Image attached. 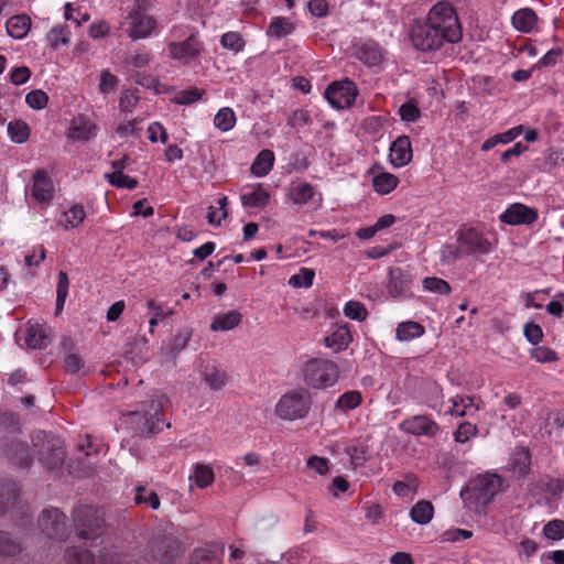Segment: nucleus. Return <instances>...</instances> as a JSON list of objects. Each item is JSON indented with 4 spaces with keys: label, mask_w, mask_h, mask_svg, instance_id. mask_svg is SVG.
<instances>
[{
    "label": "nucleus",
    "mask_w": 564,
    "mask_h": 564,
    "mask_svg": "<svg viewBox=\"0 0 564 564\" xmlns=\"http://www.w3.org/2000/svg\"><path fill=\"white\" fill-rule=\"evenodd\" d=\"M169 399L163 394L152 395L141 411H131L127 414V423L135 434L142 437H151L161 433L164 427L170 429V422H165L161 416Z\"/></svg>",
    "instance_id": "1"
},
{
    "label": "nucleus",
    "mask_w": 564,
    "mask_h": 564,
    "mask_svg": "<svg viewBox=\"0 0 564 564\" xmlns=\"http://www.w3.org/2000/svg\"><path fill=\"white\" fill-rule=\"evenodd\" d=\"M502 485L503 479L497 474L479 475L460 490V497L468 508L479 510L491 502Z\"/></svg>",
    "instance_id": "2"
},
{
    "label": "nucleus",
    "mask_w": 564,
    "mask_h": 564,
    "mask_svg": "<svg viewBox=\"0 0 564 564\" xmlns=\"http://www.w3.org/2000/svg\"><path fill=\"white\" fill-rule=\"evenodd\" d=\"M445 43L456 44L463 37L462 25L454 7L447 1L434 4L426 19Z\"/></svg>",
    "instance_id": "3"
},
{
    "label": "nucleus",
    "mask_w": 564,
    "mask_h": 564,
    "mask_svg": "<svg viewBox=\"0 0 564 564\" xmlns=\"http://www.w3.org/2000/svg\"><path fill=\"white\" fill-rule=\"evenodd\" d=\"M303 382L313 389L333 387L339 379L338 365L325 358H311L301 367Z\"/></svg>",
    "instance_id": "4"
},
{
    "label": "nucleus",
    "mask_w": 564,
    "mask_h": 564,
    "mask_svg": "<svg viewBox=\"0 0 564 564\" xmlns=\"http://www.w3.org/2000/svg\"><path fill=\"white\" fill-rule=\"evenodd\" d=\"M74 529L82 540H95L105 532L102 512L93 506H79L73 513Z\"/></svg>",
    "instance_id": "5"
},
{
    "label": "nucleus",
    "mask_w": 564,
    "mask_h": 564,
    "mask_svg": "<svg viewBox=\"0 0 564 564\" xmlns=\"http://www.w3.org/2000/svg\"><path fill=\"white\" fill-rule=\"evenodd\" d=\"M311 394L306 389H295L281 397L275 405V414L285 421L304 419L311 409Z\"/></svg>",
    "instance_id": "6"
},
{
    "label": "nucleus",
    "mask_w": 564,
    "mask_h": 564,
    "mask_svg": "<svg viewBox=\"0 0 564 564\" xmlns=\"http://www.w3.org/2000/svg\"><path fill=\"white\" fill-rule=\"evenodd\" d=\"M32 443L37 448V458L48 470L62 466L65 458V451L62 441L58 437L50 436L44 432H39L32 437Z\"/></svg>",
    "instance_id": "7"
},
{
    "label": "nucleus",
    "mask_w": 564,
    "mask_h": 564,
    "mask_svg": "<svg viewBox=\"0 0 564 564\" xmlns=\"http://www.w3.org/2000/svg\"><path fill=\"white\" fill-rule=\"evenodd\" d=\"M180 549L181 542L173 533L156 531L144 550V557L148 562L167 563L178 554Z\"/></svg>",
    "instance_id": "8"
},
{
    "label": "nucleus",
    "mask_w": 564,
    "mask_h": 564,
    "mask_svg": "<svg viewBox=\"0 0 564 564\" xmlns=\"http://www.w3.org/2000/svg\"><path fill=\"white\" fill-rule=\"evenodd\" d=\"M410 40L412 45L421 52H435L445 44L442 36L426 20L414 21L410 31Z\"/></svg>",
    "instance_id": "9"
},
{
    "label": "nucleus",
    "mask_w": 564,
    "mask_h": 564,
    "mask_svg": "<svg viewBox=\"0 0 564 564\" xmlns=\"http://www.w3.org/2000/svg\"><path fill=\"white\" fill-rule=\"evenodd\" d=\"M127 33L132 40L147 39L155 33L158 21L138 4L127 17Z\"/></svg>",
    "instance_id": "10"
},
{
    "label": "nucleus",
    "mask_w": 564,
    "mask_h": 564,
    "mask_svg": "<svg viewBox=\"0 0 564 564\" xmlns=\"http://www.w3.org/2000/svg\"><path fill=\"white\" fill-rule=\"evenodd\" d=\"M39 527L48 539L64 540L68 536L66 516L57 508L43 510L39 518Z\"/></svg>",
    "instance_id": "11"
},
{
    "label": "nucleus",
    "mask_w": 564,
    "mask_h": 564,
    "mask_svg": "<svg viewBox=\"0 0 564 564\" xmlns=\"http://www.w3.org/2000/svg\"><path fill=\"white\" fill-rule=\"evenodd\" d=\"M357 87L350 79L333 82L325 90V98L336 109H346L354 105Z\"/></svg>",
    "instance_id": "12"
},
{
    "label": "nucleus",
    "mask_w": 564,
    "mask_h": 564,
    "mask_svg": "<svg viewBox=\"0 0 564 564\" xmlns=\"http://www.w3.org/2000/svg\"><path fill=\"white\" fill-rule=\"evenodd\" d=\"M457 242L463 247L466 256L488 254L492 249L487 237L474 227L458 230Z\"/></svg>",
    "instance_id": "13"
},
{
    "label": "nucleus",
    "mask_w": 564,
    "mask_h": 564,
    "mask_svg": "<svg viewBox=\"0 0 564 564\" xmlns=\"http://www.w3.org/2000/svg\"><path fill=\"white\" fill-rule=\"evenodd\" d=\"M54 183L44 169H39L33 173L30 187V197L39 205H48L54 197Z\"/></svg>",
    "instance_id": "14"
},
{
    "label": "nucleus",
    "mask_w": 564,
    "mask_h": 564,
    "mask_svg": "<svg viewBox=\"0 0 564 564\" xmlns=\"http://www.w3.org/2000/svg\"><path fill=\"white\" fill-rule=\"evenodd\" d=\"M399 426L414 436L434 437L440 432V425L427 415H413L403 420Z\"/></svg>",
    "instance_id": "15"
},
{
    "label": "nucleus",
    "mask_w": 564,
    "mask_h": 564,
    "mask_svg": "<svg viewBox=\"0 0 564 564\" xmlns=\"http://www.w3.org/2000/svg\"><path fill=\"white\" fill-rule=\"evenodd\" d=\"M539 217L535 208L529 207L521 203L510 205L500 216L501 223L518 226V225H532Z\"/></svg>",
    "instance_id": "16"
},
{
    "label": "nucleus",
    "mask_w": 564,
    "mask_h": 564,
    "mask_svg": "<svg viewBox=\"0 0 564 564\" xmlns=\"http://www.w3.org/2000/svg\"><path fill=\"white\" fill-rule=\"evenodd\" d=\"M64 560L67 564H119V558L115 553L101 554L98 560H95L88 550L79 546L67 547Z\"/></svg>",
    "instance_id": "17"
},
{
    "label": "nucleus",
    "mask_w": 564,
    "mask_h": 564,
    "mask_svg": "<svg viewBox=\"0 0 564 564\" xmlns=\"http://www.w3.org/2000/svg\"><path fill=\"white\" fill-rule=\"evenodd\" d=\"M170 56L173 59L188 63L189 61L198 57L203 46L198 41L197 36L191 34L186 40L182 42H171L167 45Z\"/></svg>",
    "instance_id": "18"
},
{
    "label": "nucleus",
    "mask_w": 564,
    "mask_h": 564,
    "mask_svg": "<svg viewBox=\"0 0 564 564\" xmlns=\"http://www.w3.org/2000/svg\"><path fill=\"white\" fill-rule=\"evenodd\" d=\"M355 55L368 66H376L382 61V50L378 42L371 39H359L354 43Z\"/></svg>",
    "instance_id": "19"
},
{
    "label": "nucleus",
    "mask_w": 564,
    "mask_h": 564,
    "mask_svg": "<svg viewBox=\"0 0 564 564\" xmlns=\"http://www.w3.org/2000/svg\"><path fill=\"white\" fill-rule=\"evenodd\" d=\"M412 145L408 135L398 137L390 145L389 161L394 167H403L412 161Z\"/></svg>",
    "instance_id": "20"
},
{
    "label": "nucleus",
    "mask_w": 564,
    "mask_h": 564,
    "mask_svg": "<svg viewBox=\"0 0 564 564\" xmlns=\"http://www.w3.org/2000/svg\"><path fill=\"white\" fill-rule=\"evenodd\" d=\"M388 293L393 299H404L411 295V280L401 268H390Z\"/></svg>",
    "instance_id": "21"
},
{
    "label": "nucleus",
    "mask_w": 564,
    "mask_h": 564,
    "mask_svg": "<svg viewBox=\"0 0 564 564\" xmlns=\"http://www.w3.org/2000/svg\"><path fill=\"white\" fill-rule=\"evenodd\" d=\"M22 551V539L10 531L0 529V561L17 558Z\"/></svg>",
    "instance_id": "22"
},
{
    "label": "nucleus",
    "mask_w": 564,
    "mask_h": 564,
    "mask_svg": "<svg viewBox=\"0 0 564 564\" xmlns=\"http://www.w3.org/2000/svg\"><path fill=\"white\" fill-rule=\"evenodd\" d=\"M240 199L243 207L263 209L269 204L270 194L262 184L248 185Z\"/></svg>",
    "instance_id": "23"
},
{
    "label": "nucleus",
    "mask_w": 564,
    "mask_h": 564,
    "mask_svg": "<svg viewBox=\"0 0 564 564\" xmlns=\"http://www.w3.org/2000/svg\"><path fill=\"white\" fill-rule=\"evenodd\" d=\"M97 126L86 117H77L73 120L68 131V138L74 141H88L96 135Z\"/></svg>",
    "instance_id": "24"
},
{
    "label": "nucleus",
    "mask_w": 564,
    "mask_h": 564,
    "mask_svg": "<svg viewBox=\"0 0 564 564\" xmlns=\"http://www.w3.org/2000/svg\"><path fill=\"white\" fill-rule=\"evenodd\" d=\"M6 455L12 464L19 467H29L33 462L29 447L23 442H11L6 448Z\"/></svg>",
    "instance_id": "25"
},
{
    "label": "nucleus",
    "mask_w": 564,
    "mask_h": 564,
    "mask_svg": "<svg viewBox=\"0 0 564 564\" xmlns=\"http://www.w3.org/2000/svg\"><path fill=\"white\" fill-rule=\"evenodd\" d=\"M289 198L295 205H305L316 196L315 187L307 182L292 183L289 187Z\"/></svg>",
    "instance_id": "26"
},
{
    "label": "nucleus",
    "mask_w": 564,
    "mask_h": 564,
    "mask_svg": "<svg viewBox=\"0 0 564 564\" xmlns=\"http://www.w3.org/2000/svg\"><path fill=\"white\" fill-rule=\"evenodd\" d=\"M241 321L242 315L236 310L218 313L213 318L210 329L213 332H228L236 328Z\"/></svg>",
    "instance_id": "27"
},
{
    "label": "nucleus",
    "mask_w": 564,
    "mask_h": 564,
    "mask_svg": "<svg viewBox=\"0 0 564 564\" xmlns=\"http://www.w3.org/2000/svg\"><path fill=\"white\" fill-rule=\"evenodd\" d=\"M352 337L347 325L338 326L330 335L324 338L325 346L338 352L345 350Z\"/></svg>",
    "instance_id": "28"
},
{
    "label": "nucleus",
    "mask_w": 564,
    "mask_h": 564,
    "mask_svg": "<svg viewBox=\"0 0 564 564\" xmlns=\"http://www.w3.org/2000/svg\"><path fill=\"white\" fill-rule=\"evenodd\" d=\"M6 29L11 37L22 40L30 32L31 19L26 14L13 15L7 21Z\"/></svg>",
    "instance_id": "29"
},
{
    "label": "nucleus",
    "mask_w": 564,
    "mask_h": 564,
    "mask_svg": "<svg viewBox=\"0 0 564 564\" xmlns=\"http://www.w3.org/2000/svg\"><path fill=\"white\" fill-rule=\"evenodd\" d=\"M512 25L522 33H530L538 21L535 12L531 8H523L512 15Z\"/></svg>",
    "instance_id": "30"
},
{
    "label": "nucleus",
    "mask_w": 564,
    "mask_h": 564,
    "mask_svg": "<svg viewBox=\"0 0 564 564\" xmlns=\"http://www.w3.org/2000/svg\"><path fill=\"white\" fill-rule=\"evenodd\" d=\"M274 164V153L271 150H262L256 156L251 164L250 171L258 177L265 176L270 173Z\"/></svg>",
    "instance_id": "31"
},
{
    "label": "nucleus",
    "mask_w": 564,
    "mask_h": 564,
    "mask_svg": "<svg viewBox=\"0 0 564 564\" xmlns=\"http://www.w3.org/2000/svg\"><path fill=\"white\" fill-rule=\"evenodd\" d=\"M425 328L422 324L408 321L399 323L395 328V338L400 341H409L423 336Z\"/></svg>",
    "instance_id": "32"
},
{
    "label": "nucleus",
    "mask_w": 564,
    "mask_h": 564,
    "mask_svg": "<svg viewBox=\"0 0 564 564\" xmlns=\"http://www.w3.org/2000/svg\"><path fill=\"white\" fill-rule=\"evenodd\" d=\"M451 402L453 406L448 413L454 416H465L479 410V406L475 404V399L473 397L456 395L451 399Z\"/></svg>",
    "instance_id": "33"
},
{
    "label": "nucleus",
    "mask_w": 564,
    "mask_h": 564,
    "mask_svg": "<svg viewBox=\"0 0 564 564\" xmlns=\"http://www.w3.org/2000/svg\"><path fill=\"white\" fill-rule=\"evenodd\" d=\"M434 516V507L427 500L417 501L410 510V517L413 522L424 525L431 522Z\"/></svg>",
    "instance_id": "34"
},
{
    "label": "nucleus",
    "mask_w": 564,
    "mask_h": 564,
    "mask_svg": "<svg viewBox=\"0 0 564 564\" xmlns=\"http://www.w3.org/2000/svg\"><path fill=\"white\" fill-rule=\"evenodd\" d=\"M191 564H221V557L215 545H208L193 552Z\"/></svg>",
    "instance_id": "35"
},
{
    "label": "nucleus",
    "mask_w": 564,
    "mask_h": 564,
    "mask_svg": "<svg viewBox=\"0 0 564 564\" xmlns=\"http://www.w3.org/2000/svg\"><path fill=\"white\" fill-rule=\"evenodd\" d=\"M48 46L56 51L61 45H68L70 41V30L66 24L54 25L46 35Z\"/></svg>",
    "instance_id": "36"
},
{
    "label": "nucleus",
    "mask_w": 564,
    "mask_h": 564,
    "mask_svg": "<svg viewBox=\"0 0 564 564\" xmlns=\"http://www.w3.org/2000/svg\"><path fill=\"white\" fill-rule=\"evenodd\" d=\"M86 216L84 206L82 204H75L63 213L64 221L61 220V224L65 230L78 228L83 225Z\"/></svg>",
    "instance_id": "37"
},
{
    "label": "nucleus",
    "mask_w": 564,
    "mask_h": 564,
    "mask_svg": "<svg viewBox=\"0 0 564 564\" xmlns=\"http://www.w3.org/2000/svg\"><path fill=\"white\" fill-rule=\"evenodd\" d=\"M294 31V24L285 17H276L271 20L267 28L269 37L281 39Z\"/></svg>",
    "instance_id": "38"
},
{
    "label": "nucleus",
    "mask_w": 564,
    "mask_h": 564,
    "mask_svg": "<svg viewBox=\"0 0 564 564\" xmlns=\"http://www.w3.org/2000/svg\"><path fill=\"white\" fill-rule=\"evenodd\" d=\"M399 184V178L392 173L382 172L372 178L373 189L380 195L391 193Z\"/></svg>",
    "instance_id": "39"
},
{
    "label": "nucleus",
    "mask_w": 564,
    "mask_h": 564,
    "mask_svg": "<svg viewBox=\"0 0 564 564\" xmlns=\"http://www.w3.org/2000/svg\"><path fill=\"white\" fill-rule=\"evenodd\" d=\"M361 392L358 390H350L339 395V398L336 400L335 409L344 413H347L349 411L357 409L361 404Z\"/></svg>",
    "instance_id": "40"
},
{
    "label": "nucleus",
    "mask_w": 564,
    "mask_h": 564,
    "mask_svg": "<svg viewBox=\"0 0 564 564\" xmlns=\"http://www.w3.org/2000/svg\"><path fill=\"white\" fill-rule=\"evenodd\" d=\"M194 479L195 485L203 489L210 486L214 482L215 474L210 466L204 464H196L194 467V473L189 477Z\"/></svg>",
    "instance_id": "41"
},
{
    "label": "nucleus",
    "mask_w": 564,
    "mask_h": 564,
    "mask_svg": "<svg viewBox=\"0 0 564 564\" xmlns=\"http://www.w3.org/2000/svg\"><path fill=\"white\" fill-rule=\"evenodd\" d=\"M8 134L15 143H24L30 137V127L23 120H13L8 123Z\"/></svg>",
    "instance_id": "42"
},
{
    "label": "nucleus",
    "mask_w": 564,
    "mask_h": 564,
    "mask_svg": "<svg viewBox=\"0 0 564 564\" xmlns=\"http://www.w3.org/2000/svg\"><path fill=\"white\" fill-rule=\"evenodd\" d=\"M25 341L30 348L42 349L47 346L48 338L39 325H34L28 328Z\"/></svg>",
    "instance_id": "43"
},
{
    "label": "nucleus",
    "mask_w": 564,
    "mask_h": 564,
    "mask_svg": "<svg viewBox=\"0 0 564 564\" xmlns=\"http://www.w3.org/2000/svg\"><path fill=\"white\" fill-rule=\"evenodd\" d=\"M69 289V280L68 275L64 271H59L58 273V282L56 289V305H55V314L58 315L62 313L64 308L65 301L68 295Z\"/></svg>",
    "instance_id": "44"
},
{
    "label": "nucleus",
    "mask_w": 564,
    "mask_h": 564,
    "mask_svg": "<svg viewBox=\"0 0 564 564\" xmlns=\"http://www.w3.org/2000/svg\"><path fill=\"white\" fill-rule=\"evenodd\" d=\"M69 289V280L68 275L64 271H59L58 273V282L56 289V305H55V314L58 315L62 313L64 308L65 301L68 295Z\"/></svg>",
    "instance_id": "45"
},
{
    "label": "nucleus",
    "mask_w": 564,
    "mask_h": 564,
    "mask_svg": "<svg viewBox=\"0 0 564 564\" xmlns=\"http://www.w3.org/2000/svg\"><path fill=\"white\" fill-rule=\"evenodd\" d=\"M214 124L220 131H229L236 124V115L232 109L225 107L218 110L214 118Z\"/></svg>",
    "instance_id": "46"
},
{
    "label": "nucleus",
    "mask_w": 564,
    "mask_h": 564,
    "mask_svg": "<svg viewBox=\"0 0 564 564\" xmlns=\"http://www.w3.org/2000/svg\"><path fill=\"white\" fill-rule=\"evenodd\" d=\"M463 247L457 243H448L442 247L440 260L442 263L452 264L465 257Z\"/></svg>",
    "instance_id": "47"
},
{
    "label": "nucleus",
    "mask_w": 564,
    "mask_h": 564,
    "mask_svg": "<svg viewBox=\"0 0 564 564\" xmlns=\"http://www.w3.org/2000/svg\"><path fill=\"white\" fill-rule=\"evenodd\" d=\"M133 500L137 505H148L152 510H158L160 508V498L156 492L153 490L149 491L142 486L137 487Z\"/></svg>",
    "instance_id": "48"
},
{
    "label": "nucleus",
    "mask_w": 564,
    "mask_h": 564,
    "mask_svg": "<svg viewBox=\"0 0 564 564\" xmlns=\"http://www.w3.org/2000/svg\"><path fill=\"white\" fill-rule=\"evenodd\" d=\"M422 284L424 290L440 295H447L452 290L447 281L437 276H427Z\"/></svg>",
    "instance_id": "49"
},
{
    "label": "nucleus",
    "mask_w": 564,
    "mask_h": 564,
    "mask_svg": "<svg viewBox=\"0 0 564 564\" xmlns=\"http://www.w3.org/2000/svg\"><path fill=\"white\" fill-rule=\"evenodd\" d=\"M204 379L213 390H219L227 381V376L224 370L216 367L206 368Z\"/></svg>",
    "instance_id": "50"
},
{
    "label": "nucleus",
    "mask_w": 564,
    "mask_h": 564,
    "mask_svg": "<svg viewBox=\"0 0 564 564\" xmlns=\"http://www.w3.org/2000/svg\"><path fill=\"white\" fill-rule=\"evenodd\" d=\"M220 44L226 50L239 53L245 47V40L238 32H226L220 37Z\"/></svg>",
    "instance_id": "51"
},
{
    "label": "nucleus",
    "mask_w": 564,
    "mask_h": 564,
    "mask_svg": "<svg viewBox=\"0 0 564 564\" xmlns=\"http://www.w3.org/2000/svg\"><path fill=\"white\" fill-rule=\"evenodd\" d=\"M109 182L120 188L134 189L138 186V181L121 171H113L111 174L106 175Z\"/></svg>",
    "instance_id": "52"
},
{
    "label": "nucleus",
    "mask_w": 564,
    "mask_h": 564,
    "mask_svg": "<svg viewBox=\"0 0 564 564\" xmlns=\"http://www.w3.org/2000/svg\"><path fill=\"white\" fill-rule=\"evenodd\" d=\"M344 314L350 319L361 322L367 318L368 312L362 303L358 301H349L344 307Z\"/></svg>",
    "instance_id": "53"
},
{
    "label": "nucleus",
    "mask_w": 564,
    "mask_h": 564,
    "mask_svg": "<svg viewBox=\"0 0 564 564\" xmlns=\"http://www.w3.org/2000/svg\"><path fill=\"white\" fill-rule=\"evenodd\" d=\"M531 358L541 364L555 362L558 360L557 352L552 348L539 346L530 351Z\"/></svg>",
    "instance_id": "54"
},
{
    "label": "nucleus",
    "mask_w": 564,
    "mask_h": 564,
    "mask_svg": "<svg viewBox=\"0 0 564 564\" xmlns=\"http://www.w3.org/2000/svg\"><path fill=\"white\" fill-rule=\"evenodd\" d=\"M315 273L313 270L307 268L300 269L299 273L292 275L289 280V284L294 288H308L313 284Z\"/></svg>",
    "instance_id": "55"
},
{
    "label": "nucleus",
    "mask_w": 564,
    "mask_h": 564,
    "mask_svg": "<svg viewBox=\"0 0 564 564\" xmlns=\"http://www.w3.org/2000/svg\"><path fill=\"white\" fill-rule=\"evenodd\" d=\"M25 102L30 108L40 110L46 107L48 102V96L42 89H35L26 94Z\"/></svg>",
    "instance_id": "56"
},
{
    "label": "nucleus",
    "mask_w": 564,
    "mask_h": 564,
    "mask_svg": "<svg viewBox=\"0 0 564 564\" xmlns=\"http://www.w3.org/2000/svg\"><path fill=\"white\" fill-rule=\"evenodd\" d=\"M478 433L476 424L470 422H463L454 432V440L457 443H466Z\"/></svg>",
    "instance_id": "57"
},
{
    "label": "nucleus",
    "mask_w": 564,
    "mask_h": 564,
    "mask_svg": "<svg viewBox=\"0 0 564 564\" xmlns=\"http://www.w3.org/2000/svg\"><path fill=\"white\" fill-rule=\"evenodd\" d=\"M140 97L137 91L126 89L120 94L119 108L122 112H132L135 108Z\"/></svg>",
    "instance_id": "58"
},
{
    "label": "nucleus",
    "mask_w": 564,
    "mask_h": 564,
    "mask_svg": "<svg viewBox=\"0 0 564 564\" xmlns=\"http://www.w3.org/2000/svg\"><path fill=\"white\" fill-rule=\"evenodd\" d=\"M543 534L545 535V538L554 541L563 539L564 521L557 519L549 521L543 528Z\"/></svg>",
    "instance_id": "59"
},
{
    "label": "nucleus",
    "mask_w": 564,
    "mask_h": 564,
    "mask_svg": "<svg viewBox=\"0 0 564 564\" xmlns=\"http://www.w3.org/2000/svg\"><path fill=\"white\" fill-rule=\"evenodd\" d=\"M399 115H400V117H401V119L403 121L414 122V121H416L420 118L421 111L416 107V105H414L413 102L409 101V102L402 104L400 106Z\"/></svg>",
    "instance_id": "60"
},
{
    "label": "nucleus",
    "mask_w": 564,
    "mask_h": 564,
    "mask_svg": "<svg viewBox=\"0 0 564 564\" xmlns=\"http://www.w3.org/2000/svg\"><path fill=\"white\" fill-rule=\"evenodd\" d=\"M135 83L148 89H153L156 94L161 93V84L159 79L151 74L138 72L135 75Z\"/></svg>",
    "instance_id": "61"
},
{
    "label": "nucleus",
    "mask_w": 564,
    "mask_h": 564,
    "mask_svg": "<svg viewBox=\"0 0 564 564\" xmlns=\"http://www.w3.org/2000/svg\"><path fill=\"white\" fill-rule=\"evenodd\" d=\"M311 122V116L307 110L296 109L288 119L291 128H302Z\"/></svg>",
    "instance_id": "62"
},
{
    "label": "nucleus",
    "mask_w": 564,
    "mask_h": 564,
    "mask_svg": "<svg viewBox=\"0 0 564 564\" xmlns=\"http://www.w3.org/2000/svg\"><path fill=\"white\" fill-rule=\"evenodd\" d=\"M191 338L189 332H181L177 333L173 339L169 344V348L173 356H176L180 351H182L186 346Z\"/></svg>",
    "instance_id": "63"
},
{
    "label": "nucleus",
    "mask_w": 564,
    "mask_h": 564,
    "mask_svg": "<svg viewBox=\"0 0 564 564\" xmlns=\"http://www.w3.org/2000/svg\"><path fill=\"white\" fill-rule=\"evenodd\" d=\"M524 336L532 345H538L543 338V332L540 325L530 322L524 325Z\"/></svg>",
    "instance_id": "64"
}]
</instances>
